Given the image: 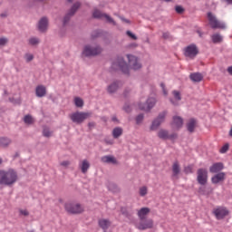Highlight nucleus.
<instances>
[{
  "instance_id": "052dcab7",
  "label": "nucleus",
  "mask_w": 232,
  "mask_h": 232,
  "mask_svg": "<svg viewBox=\"0 0 232 232\" xmlns=\"http://www.w3.org/2000/svg\"><path fill=\"white\" fill-rule=\"evenodd\" d=\"M227 3L228 5H232V0H227Z\"/></svg>"
},
{
  "instance_id": "39448f33",
  "label": "nucleus",
  "mask_w": 232,
  "mask_h": 232,
  "mask_svg": "<svg viewBox=\"0 0 232 232\" xmlns=\"http://www.w3.org/2000/svg\"><path fill=\"white\" fill-rule=\"evenodd\" d=\"M113 70H121L123 73H130V67L124 62V58L119 57L117 60H115L112 63Z\"/></svg>"
},
{
  "instance_id": "4c0bfd02",
  "label": "nucleus",
  "mask_w": 232,
  "mask_h": 232,
  "mask_svg": "<svg viewBox=\"0 0 232 232\" xmlns=\"http://www.w3.org/2000/svg\"><path fill=\"white\" fill-rule=\"evenodd\" d=\"M44 137H52V131H50V129L44 128L43 131Z\"/></svg>"
},
{
  "instance_id": "c03bdc74",
  "label": "nucleus",
  "mask_w": 232,
  "mask_h": 232,
  "mask_svg": "<svg viewBox=\"0 0 232 232\" xmlns=\"http://www.w3.org/2000/svg\"><path fill=\"white\" fill-rule=\"evenodd\" d=\"M184 171H185V173H187V174L193 173V168H192L191 166L186 167V168L184 169Z\"/></svg>"
},
{
  "instance_id": "ea45409f",
  "label": "nucleus",
  "mask_w": 232,
  "mask_h": 232,
  "mask_svg": "<svg viewBox=\"0 0 232 232\" xmlns=\"http://www.w3.org/2000/svg\"><path fill=\"white\" fill-rule=\"evenodd\" d=\"M24 59H25L26 63H30V62L34 61V54L26 53L24 55Z\"/></svg>"
},
{
  "instance_id": "72a5a7b5",
  "label": "nucleus",
  "mask_w": 232,
  "mask_h": 232,
  "mask_svg": "<svg viewBox=\"0 0 232 232\" xmlns=\"http://www.w3.org/2000/svg\"><path fill=\"white\" fill-rule=\"evenodd\" d=\"M12 143V140H10V139L8 138H0V146H2L3 148L9 146V144Z\"/></svg>"
},
{
  "instance_id": "09e8293b",
  "label": "nucleus",
  "mask_w": 232,
  "mask_h": 232,
  "mask_svg": "<svg viewBox=\"0 0 232 232\" xmlns=\"http://www.w3.org/2000/svg\"><path fill=\"white\" fill-rule=\"evenodd\" d=\"M121 213L125 217H130V213H128V210H126V208H121Z\"/></svg>"
},
{
  "instance_id": "f03ea898",
  "label": "nucleus",
  "mask_w": 232,
  "mask_h": 232,
  "mask_svg": "<svg viewBox=\"0 0 232 232\" xmlns=\"http://www.w3.org/2000/svg\"><path fill=\"white\" fill-rule=\"evenodd\" d=\"M65 211L71 215H81L84 212V207L77 202L69 201L64 205Z\"/></svg>"
},
{
  "instance_id": "c9c22d12",
  "label": "nucleus",
  "mask_w": 232,
  "mask_h": 232,
  "mask_svg": "<svg viewBox=\"0 0 232 232\" xmlns=\"http://www.w3.org/2000/svg\"><path fill=\"white\" fill-rule=\"evenodd\" d=\"M24 121L25 124H34V118H32L30 115H26L24 118Z\"/></svg>"
},
{
  "instance_id": "4d7b16f0",
  "label": "nucleus",
  "mask_w": 232,
  "mask_h": 232,
  "mask_svg": "<svg viewBox=\"0 0 232 232\" xmlns=\"http://www.w3.org/2000/svg\"><path fill=\"white\" fill-rule=\"evenodd\" d=\"M199 193H201V195H205V193H204V188H199Z\"/></svg>"
},
{
  "instance_id": "dca6fc26",
  "label": "nucleus",
  "mask_w": 232,
  "mask_h": 232,
  "mask_svg": "<svg viewBox=\"0 0 232 232\" xmlns=\"http://www.w3.org/2000/svg\"><path fill=\"white\" fill-rule=\"evenodd\" d=\"M158 137L162 140H168V139H175L177 135H169V132H168V130L161 129L158 131Z\"/></svg>"
},
{
  "instance_id": "423d86ee",
  "label": "nucleus",
  "mask_w": 232,
  "mask_h": 232,
  "mask_svg": "<svg viewBox=\"0 0 232 232\" xmlns=\"http://www.w3.org/2000/svg\"><path fill=\"white\" fill-rule=\"evenodd\" d=\"M212 213L217 220H224L229 215V210L226 207L218 206L213 209Z\"/></svg>"
},
{
  "instance_id": "6e6d98bb",
  "label": "nucleus",
  "mask_w": 232,
  "mask_h": 232,
  "mask_svg": "<svg viewBox=\"0 0 232 232\" xmlns=\"http://www.w3.org/2000/svg\"><path fill=\"white\" fill-rule=\"evenodd\" d=\"M106 144H110V145L113 144V140H106Z\"/></svg>"
},
{
  "instance_id": "ddd939ff",
  "label": "nucleus",
  "mask_w": 232,
  "mask_h": 232,
  "mask_svg": "<svg viewBox=\"0 0 232 232\" xmlns=\"http://www.w3.org/2000/svg\"><path fill=\"white\" fill-rule=\"evenodd\" d=\"M127 58L129 61V65L130 68H132V70H140L142 65L140 64V63H139L137 57H135L134 55L128 54Z\"/></svg>"
},
{
  "instance_id": "2eb2a0df",
  "label": "nucleus",
  "mask_w": 232,
  "mask_h": 232,
  "mask_svg": "<svg viewBox=\"0 0 232 232\" xmlns=\"http://www.w3.org/2000/svg\"><path fill=\"white\" fill-rule=\"evenodd\" d=\"M157 102V101L155 100V98H149L147 100V102L145 105L142 104H139V108L140 110H142L143 111H150V110H151V108H153V106H155V103Z\"/></svg>"
},
{
  "instance_id": "f3484780",
  "label": "nucleus",
  "mask_w": 232,
  "mask_h": 232,
  "mask_svg": "<svg viewBox=\"0 0 232 232\" xmlns=\"http://www.w3.org/2000/svg\"><path fill=\"white\" fill-rule=\"evenodd\" d=\"M38 29L40 32H46L48 30V18L43 17L38 23Z\"/></svg>"
},
{
  "instance_id": "49530a36",
  "label": "nucleus",
  "mask_w": 232,
  "mask_h": 232,
  "mask_svg": "<svg viewBox=\"0 0 232 232\" xmlns=\"http://www.w3.org/2000/svg\"><path fill=\"white\" fill-rule=\"evenodd\" d=\"M176 12L177 14H182V12H184V8H182L180 5H178L176 6Z\"/></svg>"
},
{
  "instance_id": "79ce46f5",
  "label": "nucleus",
  "mask_w": 232,
  "mask_h": 232,
  "mask_svg": "<svg viewBox=\"0 0 232 232\" xmlns=\"http://www.w3.org/2000/svg\"><path fill=\"white\" fill-rule=\"evenodd\" d=\"M142 121H144V115L139 114L136 117V124H140L142 122Z\"/></svg>"
},
{
  "instance_id": "5fc2aeb1",
  "label": "nucleus",
  "mask_w": 232,
  "mask_h": 232,
  "mask_svg": "<svg viewBox=\"0 0 232 232\" xmlns=\"http://www.w3.org/2000/svg\"><path fill=\"white\" fill-rule=\"evenodd\" d=\"M227 72L230 75H232V66L227 68Z\"/></svg>"
},
{
  "instance_id": "58836bf2",
  "label": "nucleus",
  "mask_w": 232,
  "mask_h": 232,
  "mask_svg": "<svg viewBox=\"0 0 232 232\" xmlns=\"http://www.w3.org/2000/svg\"><path fill=\"white\" fill-rule=\"evenodd\" d=\"M29 44H32L33 46H35V44H39V38H31L29 39Z\"/></svg>"
},
{
  "instance_id": "bf43d9fd",
  "label": "nucleus",
  "mask_w": 232,
  "mask_h": 232,
  "mask_svg": "<svg viewBox=\"0 0 232 232\" xmlns=\"http://www.w3.org/2000/svg\"><path fill=\"white\" fill-rule=\"evenodd\" d=\"M92 126H95L93 122L89 123V127L92 128Z\"/></svg>"
},
{
  "instance_id": "69168bd1",
  "label": "nucleus",
  "mask_w": 232,
  "mask_h": 232,
  "mask_svg": "<svg viewBox=\"0 0 232 232\" xmlns=\"http://www.w3.org/2000/svg\"><path fill=\"white\" fill-rule=\"evenodd\" d=\"M198 34H199V36L202 37V34H200V32H198Z\"/></svg>"
},
{
  "instance_id": "e2e57ef3",
  "label": "nucleus",
  "mask_w": 232,
  "mask_h": 232,
  "mask_svg": "<svg viewBox=\"0 0 232 232\" xmlns=\"http://www.w3.org/2000/svg\"><path fill=\"white\" fill-rule=\"evenodd\" d=\"M131 46L137 47V44H132Z\"/></svg>"
},
{
  "instance_id": "0eeeda50",
  "label": "nucleus",
  "mask_w": 232,
  "mask_h": 232,
  "mask_svg": "<svg viewBox=\"0 0 232 232\" xmlns=\"http://www.w3.org/2000/svg\"><path fill=\"white\" fill-rule=\"evenodd\" d=\"M208 19L209 25L214 30L217 28H220L224 30V28H226V24L218 21V19H217V16H215L213 14L208 13Z\"/></svg>"
},
{
  "instance_id": "680f3d73",
  "label": "nucleus",
  "mask_w": 232,
  "mask_h": 232,
  "mask_svg": "<svg viewBox=\"0 0 232 232\" xmlns=\"http://www.w3.org/2000/svg\"><path fill=\"white\" fill-rule=\"evenodd\" d=\"M229 135H230V137H232V127H231V129L229 130Z\"/></svg>"
},
{
  "instance_id": "412c9836",
  "label": "nucleus",
  "mask_w": 232,
  "mask_h": 232,
  "mask_svg": "<svg viewBox=\"0 0 232 232\" xmlns=\"http://www.w3.org/2000/svg\"><path fill=\"white\" fill-rule=\"evenodd\" d=\"M150 211L151 210L150 209V208H141L140 210H138V217L140 220H144V218H146V217L150 215Z\"/></svg>"
},
{
  "instance_id": "6ab92c4d",
  "label": "nucleus",
  "mask_w": 232,
  "mask_h": 232,
  "mask_svg": "<svg viewBox=\"0 0 232 232\" xmlns=\"http://www.w3.org/2000/svg\"><path fill=\"white\" fill-rule=\"evenodd\" d=\"M184 124V120H182L181 117L179 116H174L173 117V121H172V127L175 128L176 130H179L181 126Z\"/></svg>"
},
{
  "instance_id": "13d9d810",
  "label": "nucleus",
  "mask_w": 232,
  "mask_h": 232,
  "mask_svg": "<svg viewBox=\"0 0 232 232\" xmlns=\"http://www.w3.org/2000/svg\"><path fill=\"white\" fill-rule=\"evenodd\" d=\"M124 110H125V111H127V112L131 111V110L130 109V106L124 107Z\"/></svg>"
},
{
  "instance_id": "7ed1b4c3",
  "label": "nucleus",
  "mask_w": 232,
  "mask_h": 232,
  "mask_svg": "<svg viewBox=\"0 0 232 232\" xmlns=\"http://www.w3.org/2000/svg\"><path fill=\"white\" fill-rule=\"evenodd\" d=\"M92 117V113L90 112H82V111H76L70 115L71 121H72L75 124H82L86 119H90Z\"/></svg>"
},
{
  "instance_id": "393cba45",
  "label": "nucleus",
  "mask_w": 232,
  "mask_h": 232,
  "mask_svg": "<svg viewBox=\"0 0 232 232\" xmlns=\"http://www.w3.org/2000/svg\"><path fill=\"white\" fill-rule=\"evenodd\" d=\"M197 128V121L195 119H190L187 123L188 131L193 133Z\"/></svg>"
},
{
  "instance_id": "3c124183",
  "label": "nucleus",
  "mask_w": 232,
  "mask_h": 232,
  "mask_svg": "<svg viewBox=\"0 0 232 232\" xmlns=\"http://www.w3.org/2000/svg\"><path fill=\"white\" fill-rule=\"evenodd\" d=\"M120 19L123 22V23H126L127 24H130V20H128V19H126V18H124V17H120Z\"/></svg>"
},
{
  "instance_id": "bb28decb",
  "label": "nucleus",
  "mask_w": 232,
  "mask_h": 232,
  "mask_svg": "<svg viewBox=\"0 0 232 232\" xmlns=\"http://www.w3.org/2000/svg\"><path fill=\"white\" fill-rule=\"evenodd\" d=\"M172 95H173L176 102L173 101V99H170V102L172 104H174V106H177V102H179V101H181V99H182V97L180 96V92H178V91H173Z\"/></svg>"
},
{
  "instance_id": "cd10ccee",
  "label": "nucleus",
  "mask_w": 232,
  "mask_h": 232,
  "mask_svg": "<svg viewBox=\"0 0 232 232\" xmlns=\"http://www.w3.org/2000/svg\"><path fill=\"white\" fill-rule=\"evenodd\" d=\"M80 168L82 169V173H87L88 169H90V162L87 160H83Z\"/></svg>"
},
{
  "instance_id": "1a4fd4ad",
  "label": "nucleus",
  "mask_w": 232,
  "mask_h": 232,
  "mask_svg": "<svg viewBox=\"0 0 232 232\" xmlns=\"http://www.w3.org/2000/svg\"><path fill=\"white\" fill-rule=\"evenodd\" d=\"M136 227L137 229H140V231H146V229H152L153 219L151 218L140 219V222L136 224Z\"/></svg>"
},
{
  "instance_id": "774afa93",
  "label": "nucleus",
  "mask_w": 232,
  "mask_h": 232,
  "mask_svg": "<svg viewBox=\"0 0 232 232\" xmlns=\"http://www.w3.org/2000/svg\"><path fill=\"white\" fill-rule=\"evenodd\" d=\"M72 1H73V0H68L69 3H72Z\"/></svg>"
},
{
  "instance_id": "c756f323",
  "label": "nucleus",
  "mask_w": 232,
  "mask_h": 232,
  "mask_svg": "<svg viewBox=\"0 0 232 232\" xmlns=\"http://www.w3.org/2000/svg\"><path fill=\"white\" fill-rule=\"evenodd\" d=\"M121 135H122V128H121V127L114 128L112 130V137L114 139H119V137H121Z\"/></svg>"
},
{
  "instance_id": "5701e85b",
  "label": "nucleus",
  "mask_w": 232,
  "mask_h": 232,
  "mask_svg": "<svg viewBox=\"0 0 232 232\" xmlns=\"http://www.w3.org/2000/svg\"><path fill=\"white\" fill-rule=\"evenodd\" d=\"M224 169V164L218 162V163H214L210 168L209 171L210 173H218V171H222Z\"/></svg>"
},
{
  "instance_id": "338daca9",
  "label": "nucleus",
  "mask_w": 232,
  "mask_h": 232,
  "mask_svg": "<svg viewBox=\"0 0 232 232\" xmlns=\"http://www.w3.org/2000/svg\"><path fill=\"white\" fill-rule=\"evenodd\" d=\"M112 121H117V119L116 118H112Z\"/></svg>"
},
{
  "instance_id": "9b49d317",
  "label": "nucleus",
  "mask_w": 232,
  "mask_h": 232,
  "mask_svg": "<svg viewBox=\"0 0 232 232\" xmlns=\"http://www.w3.org/2000/svg\"><path fill=\"white\" fill-rule=\"evenodd\" d=\"M167 112L163 111L159 114V116L152 121V124L150 125V131H155L159 129V126L164 122V119H166Z\"/></svg>"
},
{
  "instance_id": "f704fd0d",
  "label": "nucleus",
  "mask_w": 232,
  "mask_h": 232,
  "mask_svg": "<svg viewBox=\"0 0 232 232\" xmlns=\"http://www.w3.org/2000/svg\"><path fill=\"white\" fill-rule=\"evenodd\" d=\"M74 104L77 108H82V106H84V102L82 99L76 97L74 98Z\"/></svg>"
},
{
  "instance_id": "a878e982",
  "label": "nucleus",
  "mask_w": 232,
  "mask_h": 232,
  "mask_svg": "<svg viewBox=\"0 0 232 232\" xmlns=\"http://www.w3.org/2000/svg\"><path fill=\"white\" fill-rule=\"evenodd\" d=\"M102 162L105 164H117V160L113 156H103L102 157Z\"/></svg>"
},
{
  "instance_id": "9d476101",
  "label": "nucleus",
  "mask_w": 232,
  "mask_h": 232,
  "mask_svg": "<svg viewBox=\"0 0 232 232\" xmlns=\"http://www.w3.org/2000/svg\"><path fill=\"white\" fill-rule=\"evenodd\" d=\"M197 181L200 186H206L208 184V169H198L197 170Z\"/></svg>"
},
{
  "instance_id": "4be33fe9",
  "label": "nucleus",
  "mask_w": 232,
  "mask_h": 232,
  "mask_svg": "<svg viewBox=\"0 0 232 232\" xmlns=\"http://www.w3.org/2000/svg\"><path fill=\"white\" fill-rule=\"evenodd\" d=\"M179 175H180V164H179V161H175L172 164V177L179 179Z\"/></svg>"
},
{
  "instance_id": "f257e3e1",
  "label": "nucleus",
  "mask_w": 232,
  "mask_h": 232,
  "mask_svg": "<svg viewBox=\"0 0 232 232\" xmlns=\"http://www.w3.org/2000/svg\"><path fill=\"white\" fill-rule=\"evenodd\" d=\"M19 177L17 176V171L14 169H9L7 170L0 169V185L1 186H14Z\"/></svg>"
},
{
  "instance_id": "e433bc0d",
  "label": "nucleus",
  "mask_w": 232,
  "mask_h": 232,
  "mask_svg": "<svg viewBox=\"0 0 232 232\" xmlns=\"http://www.w3.org/2000/svg\"><path fill=\"white\" fill-rule=\"evenodd\" d=\"M140 197H146L148 195V187L140 188Z\"/></svg>"
},
{
  "instance_id": "8fccbe9b",
  "label": "nucleus",
  "mask_w": 232,
  "mask_h": 232,
  "mask_svg": "<svg viewBox=\"0 0 232 232\" xmlns=\"http://www.w3.org/2000/svg\"><path fill=\"white\" fill-rule=\"evenodd\" d=\"M70 164V161L65 160L61 162V166H63L64 168H68V165Z\"/></svg>"
},
{
  "instance_id": "20e7f679",
  "label": "nucleus",
  "mask_w": 232,
  "mask_h": 232,
  "mask_svg": "<svg viewBox=\"0 0 232 232\" xmlns=\"http://www.w3.org/2000/svg\"><path fill=\"white\" fill-rule=\"evenodd\" d=\"M102 48L99 45H85L82 51L84 57H92L93 55H99L102 53Z\"/></svg>"
},
{
  "instance_id": "a18cd8bd",
  "label": "nucleus",
  "mask_w": 232,
  "mask_h": 232,
  "mask_svg": "<svg viewBox=\"0 0 232 232\" xmlns=\"http://www.w3.org/2000/svg\"><path fill=\"white\" fill-rule=\"evenodd\" d=\"M8 43V39L6 38H0V46H5Z\"/></svg>"
},
{
  "instance_id": "864d4df0",
  "label": "nucleus",
  "mask_w": 232,
  "mask_h": 232,
  "mask_svg": "<svg viewBox=\"0 0 232 232\" xmlns=\"http://www.w3.org/2000/svg\"><path fill=\"white\" fill-rule=\"evenodd\" d=\"M163 38L164 39H169V33H164L163 34Z\"/></svg>"
},
{
  "instance_id": "6e6552de",
  "label": "nucleus",
  "mask_w": 232,
  "mask_h": 232,
  "mask_svg": "<svg viewBox=\"0 0 232 232\" xmlns=\"http://www.w3.org/2000/svg\"><path fill=\"white\" fill-rule=\"evenodd\" d=\"M92 17H94V19H105L107 23H111V24H113V26H117V23L113 21V18H111V16L102 13L99 9H94V11L92 12Z\"/></svg>"
},
{
  "instance_id": "de8ad7c7",
  "label": "nucleus",
  "mask_w": 232,
  "mask_h": 232,
  "mask_svg": "<svg viewBox=\"0 0 232 232\" xmlns=\"http://www.w3.org/2000/svg\"><path fill=\"white\" fill-rule=\"evenodd\" d=\"M20 215H23L24 217H28L29 213L26 209H20Z\"/></svg>"
},
{
  "instance_id": "37998d69",
  "label": "nucleus",
  "mask_w": 232,
  "mask_h": 232,
  "mask_svg": "<svg viewBox=\"0 0 232 232\" xmlns=\"http://www.w3.org/2000/svg\"><path fill=\"white\" fill-rule=\"evenodd\" d=\"M229 150V144H225L221 149H220V153H226Z\"/></svg>"
},
{
  "instance_id": "f8f14e48",
  "label": "nucleus",
  "mask_w": 232,
  "mask_h": 232,
  "mask_svg": "<svg viewBox=\"0 0 232 232\" xmlns=\"http://www.w3.org/2000/svg\"><path fill=\"white\" fill-rule=\"evenodd\" d=\"M185 57H189V59H194V57H197L198 54V48H197V45L190 44L185 48Z\"/></svg>"
},
{
  "instance_id": "0e129e2a",
  "label": "nucleus",
  "mask_w": 232,
  "mask_h": 232,
  "mask_svg": "<svg viewBox=\"0 0 232 232\" xmlns=\"http://www.w3.org/2000/svg\"><path fill=\"white\" fill-rule=\"evenodd\" d=\"M0 164H3V160L0 158Z\"/></svg>"
},
{
  "instance_id": "a211bd4d",
  "label": "nucleus",
  "mask_w": 232,
  "mask_h": 232,
  "mask_svg": "<svg viewBox=\"0 0 232 232\" xmlns=\"http://www.w3.org/2000/svg\"><path fill=\"white\" fill-rule=\"evenodd\" d=\"M36 97L43 98L46 96V87L44 85H38L35 88Z\"/></svg>"
},
{
  "instance_id": "473e14b6",
  "label": "nucleus",
  "mask_w": 232,
  "mask_h": 232,
  "mask_svg": "<svg viewBox=\"0 0 232 232\" xmlns=\"http://www.w3.org/2000/svg\"><path fill=\"white\" fill-rule=\"evenodd\" d=\"M108 189L109 191H112V193H119L121 191V188L115 183H109Z\"/></svg>"
},
{
  "instance_id": "aec40b11",
  "label": "nucleus",
  "mask_w": 232,
  "mask_h": 232,
  "mask_svg": "<svg viewBox=\"0 0 232 232\" xmlns=\"http://www.w3.org/2000/svg\"><path fill=\"white\" fill-rule=\"evenodd\" d=\"M226 179V173L219 172L217 175L211 178L212 184H218V182H222Z\"/></svg>"
},
{
  "instance_id": "7c9ffc66",
  "label": "nucleus",
  "mask_w": 232,
  "mask_h": 232,
  "mask_svg": "<svg viewBox=\"0 0 232 232\" xmlns=\"http://www.w3.org/2000/svg\"><path fill=\"white\" fill-rule=\"evenodd\" d=\"M107 90L109 93H115V92L119 90V82H114L112 84L109 85Z\"/></svg>"
},
{
  "instance_id": "4468645a",
  "label": "nucleus",
  "mask_w": 232,
  "mask_h": 232,
  "mask_svg": "<svg viewBox=\"0 0 232 232\" xmlns=\"http://www.w3.org/2000/svg\"><path fill=\"white\" fill-rule=\"evenodd\" d=\"M80 6H81V3H79V2H76L72 6L69 13L63 18V24H66V23H68V21H70V17H72V15H73L75 14V12H77V10H79Z\"/></svg>"
},
{
  "instance_id": "603ef678",
  "label": "nucleus",
  "mask_w": 232,
  "mask_h": 232,
  "mask_svg": "<svg viewBox=\"0 0 232 232\" xmlns=\"http://www.w3.org/2000/svg\"><path fill=\"white\" fill-rule=\"evenodd\" d=\"M160 86H161V88L163 90L164 95H168V92L166 91V88L164 87V83H161Z\"/></svg>"
},
{
  "instance_id": "b1692460",
  "label": "nucleus",
  "mask_w": 232,
  "mask_h": 232,
  "mask_svg": "<svg viewBox=\"0 0 232 232\" xmlns=\"http://www.w3.org/2000/svg\"><path fill=\"white\" fill-rule=\"evenodd\" d=\"M99 226L100 227H102V229H103V231H106L110 227V226H111V221L104 218L100 219Z\"/></svg>"
},
{
  "instance_id": "c85d7f7f",
  "label": "nucleus",
  "mask_w": 232,
  "mask_h": 232,
  "mask_svg": "<svg viewBox=\"0 0 232 232\" xmlns=\"http://www.w3.org/2000/svg\"><path fill=\"white\" fill-rule=\"evenodd\" d=\"M204 77L199 72H194L190 74V79L193 82H200Z\"/></svg>"
},
{
  "instance_id": "2f4dec72",
  "label": "nucleus",
  "mask_w": 232,
  "mask_h": 232,
  "mask_svg": "<svg viewBox=\"0 0 232 232\" xmlns=\"http://www.w3.org/2000/svg\"><path fill=\"white\" fill-rule=\"evenodd\" d=\"M211 39H212V42L217 44L218 43H222V35H220V34H214L211 35Z\"/></svg>"
},
{
  "instance_id": "a19ab883",
  "label": "nucleus",
  "mask_w": 232,
  "mask_h": 232,
  "mask_svg": "<svg viewBox=\"0 0 232 232\" xmlns=\"http://www.w3.org/2000/svg\"><path fill=\"white\" fill-rule=\"evenodd\" d=\"M128 37H130V39H132L133 41H137V35L133 34V33H131V31H127L126 32Z\"/></svg>"
}]
</instances>
